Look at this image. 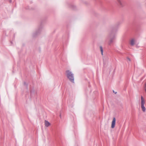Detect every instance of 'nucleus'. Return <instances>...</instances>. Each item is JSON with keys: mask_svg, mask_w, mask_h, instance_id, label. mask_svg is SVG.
Wrapping results in <instances>:
<instances>
[{"mask_svg": "<svg viewBox=\"0 0 146 146\" xmlns=\"http://www.w3.org/2000/svg\"><path fill=\"white\" fill-rule=\"evenodd\" d=\"M117 5L119 7H122L124 6L123 1L122 0H116Z\"/></svg>", "mask_w": 146, "mask_h": 146, "instance_id": "obj_3", "label": "nucleus"}, {"mask_svg": "<svg viewBox=\"0 0 146 146\" xmlns=\"http://www.w3.org/2000/svg\"><path fill=\"white\" fill-rule=\"evenodd\" d=\"M141 108L142 111L143 112H145L146 111V108L144 106V104H145V101L142 96H141Z\"/></svg>", "mask_w": 146, "mask_h": 146, "instance_id": "obj_2", "label": "nucleus"}, {"mask_svg": "<svg viewBox=\"0 0 146 146\" xmlns=\"http://www.w3.org/2000/svg\"><path fill=\"white\" fill-rule=\"evenodd\" d=\"M44 125L46 127H48L50 125V123L47 121H44Z\"/></svg>", "mask_w": 146, "mask_h": 146, "instance_id": "obj_6", "label": "nucleus"}, {"mask_svg": "<svg viewBox=\"0 0 146 146\" xmlns=\"http://www.w3.org/2000/svg\"><path fill=\"white\" fill-rule=\"evenodd\" d=\"M66 73L67 76L70 80L71 82H74V78L73 74L69 70L66 71Z\"/></svg>", "mask_w": 146, "mask_h": 146, "instance_id": "obj_1", "label": "nucleus"}, {"mask_svg": "<svg viewBox=\"0 0 146 146\" xmlns=\"http://www.w3.org/2000/svg\"><path fill=\"white\" fill-rule=\"evenodd\" d=\"M145 91H146V89H145Z\"/></svg>", "mask_w": 146, "mask_h": 146, "instance_id": "obj_9", "label": "nucleus"}, {"mask_svg": "<svg viewBox=\"0 0 146 146\" xmlns=\"http://www.w3.org/2000/svg\"><path fill=\"white\" fill-rule=\"evenodd\" d=\"M135 42V40L134 38L131 39L129 41V44L131 46H133Z\"/></svg>", "mask_w": 146, "mask_h": 146, "instance_id": "obj_5", "label": "nucleus"}, {"mask_svg": "<svg viewBox=\"0 0 146 146\" xmlns=\"http://www.w3.org/2000/svg\"><path fill=\"white\" fill-rule=\"evenodd\" d=\"M116 119L115 117H113L112 121L111 124V128H113L115 127V124Z\"/></svg>", "mask_w": 146, "mask_h": 146, "instance_id": "obj_4", "label": "nucleus"}, {"mask_svg": "<svg viewBox=\"0 0 146 146\" xmlns=\"http://www.w3.org/2000/svg\"><path fill=\"white\" fill-rule=\"evenodd\" d=\"M100 50H101V54H102V55H103V48H102V46H100Z\"/></svg>", "mask_w": 146, "mask_h": 146, "instance_id": "obj_7", "label": "nucleus"}, {"mask_svg": "<svg viewBox=\"0 0 146 146\" xmlns=\"http://www.w3.org/2000/svg\"><path fill=\"white\" fill-rule=\"evenodd\" d=\"M112 42V41L111 40H110V41L109 44H110Z\"/></svg>", "mask_w": 146, "mask_h": 146, "instance_id": "obj_8", "label": "nucleus"}]
</instances>
